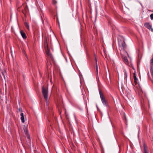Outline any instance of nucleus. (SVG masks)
Listing matches in <instances>:
<instances>
[{
	"mask_svg": "<svg viewBox=\"0 0 153 153\" xmlns=\"http://www.w3.org/2000/svg\"><path fill=\"white\" fill-rule=\"evenodd\" d=\"M118 42L119 49L120 51V54L123 57V60L126 64H128V60L126 55H128V53L126 51V45L123 39H119Z\"/></svg>",
	"mask_w": 153,
	"mask_h": 153,
	"instance_id": "f257e3e1",
	"label": "nucleus"
},
{
	"mask_svg": "<svg viewBox=\"0 0 153 153\" xmlns=\"http://www.w3.org/2000/svg\"><path fill=\"white\" fill-rule=\"evenodd\" d=\"M100 94V97L102 102V103L103 105L108 108L109 107V106L108 104V103L106 100L105 97H104L103 94L100 91H99Z\"/></svg>",
	"mask_w": 153,
	"mask_h": 153,
	"instance_id": "f03ea898",
	"label": "nucleus"
},
{
	"mask_svg": "<svg viewBox=\"0 0 153 153\" xmlns=\"http://www.w3.org/2000/svg\"><path fill=\"white\" fill-rule=\"evenodd\" d=\"M42 91L43 96L46 101V103L47 104L48 95V90L45 88L44 87H42Z\"/></svg>",
	"mask_w": 153,
	"mask_h": 153,
	"instance_id": "7ed1b4c3",
	"label": "nucleus"
},
{
	"mask_svg": "<svg viewBox=\"0 0 153 153\" xmlns=\"http://www.w3.org/2000/svg\"><path fill=\"white\" fill-rule=\"evenodd\" d=\"M44 46L46 56H47L48 55V42L47 37L45 38Z\"/></svg>",
	"mask_w": 153,
	"mask_h": 153,
	"instance_id": "20e7f679",
	"label": "nucleus"
},
{
	"mask_svg": "<svg viewBox=\"0 0 153 153\" xmlns=\"http://www.w3.org/2000/svg\"><path fill=\"white\" fill-rule=\"evenodd\" d=\"M49 44H48V47H49ZM48 58H49L50 59V62L51 64H52V63H54V60L53 58V56L50 52V50H49V49L48 48Z\"/></svg>",
	"mask_w": 153,
	"mask_h": 153,
	"instance_id": "39448f33",
	"label": "nucleus"
},
{
	"mask_svg": "<svg viewBox=\"0 0 153 153\" xmlns=\"http://www.w3.org/2000/svg\"><path fill=\"white\" fill-rule=\"evenodd\" d=\"M144 26L148 29L153 32V29L152 28V26L150 25L149 23L146 22L144 24Z\"/></svg>",
	"mask_w": 153,
	"mask_h": 153,
	"instance_id": "423d86ee",
	"label": "nucleus"
},
{
	"mask_svg": "<svg viewBox=\"0 0 153 153\" xmlns=\"http://www.w3.org/2000/svg\"><path fill=\"white\" fill-rule=\"evenodd\" d=\"M20 33L23 39H26L27 38V36L26 35V34L24 31H23L22 30L21 31Z\"/></svg>",
	"mask_w": 153,
	"mask_h": 153,
	"instance_id": "0eeeda50",
	"label": "nucleus"
},
{
	"mask_svg": "<svg viewBox=\"0 0 153 153\" xmlns=\"http://www.w3.org/2000/svg\"><path fill=\"white\" fill-rule=\"evenodd\" d=\"M20 115L21 116V121L22 122V123H24L25 122V118H24V114L23 113H21V114H20Z\"/></svg>",
	"mask_w": 153,
	"mask_h": 153,
	"instance_id": "6e6552de",
	"label": "nucleus"
},
{
	"mask_svg": "<svg viewBox=\"0 0 153 153\" xmlns=\"http://www.w3.org/2000/svg\"><path fill=\"white\" fill-rule=\"evenodd\" d=\"M143 144L144 147V153H149L148 151L146 149V146L145 143H143Z\"/></svg>",
	"mask_w": 153,
	"mask_h": 153,
	"instance_id": "1a4fd4ad",
	"label": "nucleus"
},
{
	"mask_svg": "<svg viewBox=\"0 0 153 153\" xmlns=\"http://www.w3.org/2000/svg\"><path fill=\"white\" fill-rule=\"evenodd\" d=\"M25 27H26V28H27L29 30V24H28V23L27 22H25Z\"/></svg>",
	"mask_w": 153,
	"mask_h": 153,
	"instance_id": "9d476101",
	"label": "nucleus"
},
{
	"mask_svg": "<svg viewBox=\"0 0 153 153\" xmlns=\"http://www.w3.org/2000/svg\"><path fill=\"white\" fill-rule=\"evenodd\" d=\"M5 74H6V72L5 71H4V72H1V77L3 76L5 79Z\"/></svg>",
	"mask_w": 153,
	"mask_h": 153,
	"instance_id": "9b49d317",
	"label": "nucleus"
},
{
	"mask_svg": "<svg viewBox=\"0 0 153 153\" xmlns=\"http://www.w3.org/2000/svg\"><path fill=\"white\" fill-rule=\"evenodd\" d=\"M24 131L25 132V134H26L27 135V137L28 139H30V135H29L28 134V131L27 130H24Z\"/></svg>",
	"mask_w": 153,
	"mask_h": 153,
	"instance_id": "f8f14e48",
	"label": "nucleus"
},
{
	"mask_svg": "<svg viewBox=\"0 0 153 153\" xmlns=\"http://www.w3.org/2000/svg\"><path fill=\"white\" fill-rule=\"evenodd\" d=\"M95 65H96V72H97V76L98 74V68L97 63H95Z\"/></svg>",
	"mask_w": 153,
	"mask_h": 153,
	"instance_id": "ddd939ff",
	"label": "nucleus"
},
{
	"mask_svg": "<svg viewBox=\"0 0 153 153\" xmlns=\"http://www.w3.org/2000/svg\"><path fill=\"white\" fill-rule=\"evenodd\" d=\"M134 81L137 80L138 79L134 73Z\"/></svg>",
	"mask_w": 153,
	"mask_h": 153,
	"instance_id": "4468645a",
	"label": "nucleus"
},
{
	"mask_svg": "<svg viewBox=\"0 0 153 153\" xmlns=\"http://www.w3.org/2000/svg\"><path fill=\"white\" fill-rule=\"evenodd\" d=\"M150 65L152 66L153 65V58L151 60Z\"/></svg>",
	"mask_w": 153,
	"mask_h": 153,
	"instance_id": "2eb2a0df",
	"label": "nucleus"
},
{
	"mask_svg": "<svg viewBox=\"0 0 153 153\" xmlns=\"http://www.w3.org/2000/svg\"><path fill=\"white\" fill-rule=\"evenodd\" d=\"M52 3L53 4L55 5L57 3V2L56 0H52Z\"/></svg>",
	"mask_w": 153,
	"mask_h": 153,
	"instance_id": "dca6fc26",
	"label": "nucleus"
},
{
	"mask_svg": "<svg viewBox=\"0 0 153 153\" xmlns=\"http://www.w3.org/2000/svg\"><path fill=\"white\" fill-rule=\"evenodd\" d=\"M124 75H125V78H126L127 77V74L126 72V70H124Z\"/></svg>",
	"mask_w": 153,
	"mask_h": 153,
	"instance_id": "f3484780",
	"label": "nucleus"
},
{
	"mask_svg": "<svg viewBox=\"0 0 153 153\" xmlns=\"http://www.w3.org/2000/svg\"><path fill=\"white\" fill-rule=\"evenodd\" d=\"M151 20H153V13L151 14L150 16Z\"/></svg>",
	"mask_w": 153,
	"mask_h": 153,
	"instance_id": "a211bd4d",
	"label": "nucleus"
},
{
	"mask_svg": "<svg viewBox=\"0 0 153 153\" xmlns=\"http://www.w3.org/2000/svg\"><path fill=\"white\" fill-rule=\"evenodd\" d=\"M60 103H61L60 102V101L59 102V101L58 100L57 103V104H56L57 105L59 106V104H61Z\"/></svg>",
	"mask_w": 153,
	"mask_h": 153,
	"instance_id": "6ab92c4d",
	"label": "nucleus"
},
{
	"mask_svg": "<svg viewBox=\"0 0 153 153\" xmlns=\"http://www.w3.org/2000/svg\"><path fill=\"white\" fill-rule=\"evenodd\" d=\"M19 111L20 112H22V110L21 108H19L18 109Z\"/></svg>",
	"mask_w": 153,
	"mask_h": 153,
	"instance_id": "aec40b11",
	"label": "nucleus"
},
{
	"mask_svg": "<svg viewBox=\"0 0 153 153\" xmlns=\"http://www.w3.org/2000/svg\"><path fill=\"white\" fill-rule=\"evenodd\" d=\"M134 83L135 85H137L138 84L137 80L134 81Z\"/></svg>",
	"mask_w": 153,
	"mask_h": 153,
	"instance_id": "412c9836",
	"label": "nucleus"
},
{
	"mask_svg": "<svg viewBox=\"0 0 153 153\" xmlns=\"http://www.w3.org/2000/svg\"><path fill=\"white\" fill-rule=\"evenodd\" d=\"M51 50H52V51H53V47H52V45H51Z\"/></svg>",
	"mask_w": 153,
	"mask_h": 153,
	"instance_id": "4be33fe9",
	"label": "nucleus"
},
{
	"mask_svg": "<svg viewBox=\"0 0 153 153\" xmlns=\"http://www.w3.org/2000/svg\"><path fill=\"white\" fill-rule=\"evenodd\" d=\"M95 61L96 62V63H97V59L96 56H95Z\"/></svg>",
	"mask_w": 153,
	"mask_h": 153,
	"instance_id": "5701e85b",
	"label": "nucleus"
},
{
	"mask_svg": "<svg viewBox=\"0 0 153 153\" xmlns=\"http://www.w3.org/2000/svg\"><path fill=\"white\" fill-rule=\"evenodd\" d=\"M25 11H27V7H26L25 8Z\"/></svg>",
	"mask_w": 153,
	"mask_h": 153,
	"instance_id": "b1692460",
	"label": "nucleus"
},
{
	"mask_svg": "<svg viewBox=\"0 0 153 153\" xmlns=\"http://www.w3.org/2000/svg\"><path fill=\"white\" fill-rule=\"evenodd\" d=\"M65 114L66 117L67 118V115L66 114V112L65 111Z\"/></svg>",
	"mask_w": 153,
	"mask_h": 153,
	"instance_id": "393cba45",
	"label": "nucleus"
},
{
	"mask_svg": "<svg viewBox=\"0 0 153 153\" xmlns=\"http://www.w3.org/2000/svg\"><path fill=\"white\" fill-rule=\"evenodd\" d=\"M22 12H23V13L24 14V13H24V11H22Z\"/></svg>",
	"mask_w": 153,
	"mask_h": 153,
	"instance_id": "a878e982",
	"label": "nucleus"
},
{
	"mask_svg": "<svg viewBox=\"0 0 153 153\" xmlns=\"http://www.w3.org/2000/svg\"><path fill=\"white\" fill-rule=\"evenodd\" d=\"M59 113H60V114H61V112H59Z\"/></svg>",
	"mask_w": 153,
	"mask_h": 153,
	"instance_id": "bb28decb",
	"label": "nucleus"
},
{
	"mask_svg": "<svg viewBox=\"0 0 153 153\" xmlns=\"http://www.w3.org/2000/svg\"><path fill=\"white\" fill-rule=\"evenodd\" d=\"M59 113H60V114H61V112H59Z\"/></svg>",
	"mask_w": 153,
	"mask_h": 153,
	"instance_id": "cd10ccee",
	"label": "nucleus"
},
{
	"mask_svg": "<svg viewBox=\"0 0 153 153\" xmlns=\"http://www.w3.org/2000/svg\"><path fill=\"white\" fill-rule=\"evenodd\" d=\"M59 113H60V114H61V112H59Z\"/></svg>",
	"mask_w": 153,
	"mask_h": 153,
	"instance_id": "c85d7f7f",
	"label": "nucleus"
},
{
	"mask_svg": "<svg viewBox=\"0 0 153 153\" xmlns=\"http://www.w3.org/2000/svg\"><path fill=\"white\" fill-rule=\"evenodd\" d=\"M152 76H153V74H152Z\"/></svg>",
	"mask_w": 153,
	"mask_h": 153,
	"instance_id": "c756f323",
	"label": "nucleus"
}]
</instances>
